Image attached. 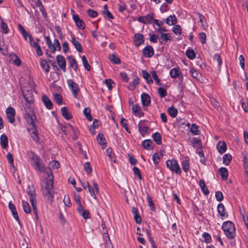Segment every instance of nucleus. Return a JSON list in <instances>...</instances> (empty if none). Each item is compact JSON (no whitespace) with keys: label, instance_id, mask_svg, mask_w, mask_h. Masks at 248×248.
Listing matches in <instances>:
<instances>
[{"label":"nucleus","instance_id":"3","mask_svg":"<svg viewBox=\"0 0 248 248\" xmlns=\"http://www.w3.org/2000/svg\"><path fill=\"white\" fill-rule=\"evenodd\" d=\"M41 191L45 199L49 204H51L55 194L54 187H41Z\"/></svg>","mask_w":248,"mask_h":248},{"label":"nucleus","instance_id":"63","mask_svg":"<svg viewBox=\"0 0 248 248\" xmlns=\"http://www.w3.org/2000/svg\"><path fill=\"white\" fill-rule=\"evenodd\" d=\"M31 104H29L26 102V103H25V105H24V108L25 111L26 112V113H28L30 111L31 112H33V108H32V107L31 106Z\"/></svg>","mask_w":248,"mask_h":248},{"label":"nucleus","instance_id":"2","mask_svg":"<svg viewBox=\"0 0 248 248\" xmlns=\"http://www.w3.org/2000/svg\"><path fill=\"white\" fill-rule=\"evenodd\" d=\"M222 229L226 237L229 239H232L235 237V229L234 224L230 221L224 222L223 223Z\"/></svg>","mask_w":248,"mask_h":248},{"label":"nucleus","instance_id":"7","mask_svg":"<svg viewBox=\"0 0 248 248\" xmlns=\"http://www.w3.org/2000/svg\"><path fill=\"white\" fill-rule=\"evenodd\" d=\"M6 113L7 115V118L9 122L13 124L15 122V110L12 107H9L6 109Z\"/></svg>","mask_w":248,"mask_h":248},{"label":"nucleus","instance_id":"8","mask_svg":"<svg viewBox=\"0 0 248 248\" xmlns=\"http://www.w3.org/2000/svg\"><path fill=\"white\" fill-rule=\"evenodd\" d=\"M27 192L29 196L31 203H36V193L34 187H28Z\"/></svg>","mask_w":248,"mask_h":248},{"label":"nucleus","instance_id":"61","mask_svg":"<svg viewBox=\"0 0 248 248\" xmlns=\"http://www.w3.org/2000/svg\"><path fill=\"white\" fill-rule=\"evenodd\" d=\"M84 168L85 170L88 173H90L92 171V169L89 162H87L84 164Z\"/></svg>","mask_w":248,"mask_h":248},{"label":"nucleus","instance_id":"44","mask_svg":"<svg viewBox=\"0 0 248 248\" xmlns=\"http://www.w3.org/2000/svg\"><path fill=\"white\" fill-rule=\"evenodd\" d=\"M83 113L86 116V118L89 121H91L93 120V117L91 114V110L89 108H86L83 110Z\"/></svg>","mask_w":248,"mask_h":248},{"label":"nucleus","instance_id":"42","mask_svg":"<svg viewBox=\"0 0 248 248\" xmlns=\"http://www.w3.org/2000/svg\"><path fill=\"white\" fill-rule=\"evenodd\" d=\"M149 128L144 125H141L140 124H139V130L142 136H144L145 133L148 131Z\"/></svg>","mask_w":248,"mask_h":248},{"label":"nucleus","instance_id":"49","mask_svg":"<svg viewBox=\"0 0 248 248\" xmlns=\"http://www.w3.org/2000/svg\"><path fill=\"white\" fill-rule=\"evenodd\" d=\"M191 132L195 135H200V131L198 130V126L195 124H192L190 128Z\"/></svg>","mask_w":248,"mask_h":248},{"label":"nucleus","instance_id":"20","mask_svg":"<svg viewBox=\"0 0 248 248\" xmlns=\"http://www.w3.org/2000/svg\"><path fill=\"white\" fill-rule=\"evenodd\" d=\"M159 39L161 44H165L168 40H171L172 37L170 33H162Z\"/></svg>","mask_w":248,"mask_h":248},{"label":"nucleus","instance_id":"37","mask_svg":"<svg viewBox=\"0 0 248 248\" xmlns=\"http://www.w3.org/2000/svg\"><path fill=\"white\" fill-rule=\"evenodd\" d=\"M232 160V156L229 154H225L223 156V162L226 165H228Z\"/></svg>","mask_w":248,"mask_h":248},{"label":"nucleus","instance_id":"43","mask_svg":"<svg viewBox=\"0 0 248 248\" xmlns=\"http://www.w3.org/2000/svg\"><path fill=\"white\" fill-rule=\"evenodd\" d=\"M190 72L193 78H196L197 80L200 79L201 77V74L200 72L193 68L190 70Z\"/></svg>","mask_w":248,"mask_h":248},{"label":"nucleus","instance_id":"11","mask_svg":"<svg viewBox=\"0 0 248 248\" xmlns=\"http://www.w3.org/2000/svg\"><path fill=\"white\" fill-rule=\"evenodd\" d=\"M73 19L76 23V26L80 30H83L85 28V24L82 20L79 18L78 15H74Z\"/></svg>","mask_w":248,"mask_h":248},{"label":"nucleus","instance_id":"46","mask_svg":"<svg viewBox=\"0 0 248 248\" xmlns=\"http://www.w3.org/2000/svg\"><path fill=\"white\" fill-rule=\"evenodd\" d=\"M54 100L58 105H60L62 103V97L60 94L55 93L54 94Z\"/></svg>","mask_w":248,"mask_h":248},{"label":"nucleus","instance_id":"15","mask_svg":"<svg viewBox=\"0 0 248 248\" xmlns=\"http://www.w3.org/2000/svg\"><path fill=\"white\" fill-rule=\"evenodd\" d=\"M217 212L220 215L221 219H223L224 217H227L228 214L225 212V207L222 203H219L217 205Z\"/></svg>","mask_w":248,"mask_h":248},{"label":"nucleus","instance_id":"52","mask_svg":"<svg viewBox=\"0 0 248 248\" xmlns=\"http://www.w3.org/2000/svg\"><path fill=\"white\" fill-rule=\"evenodd\" d=\"M127 121L125 119L122 118L121 119L120 121V124L122 125L123 127H124L125 130L128 133H130V131H129V128L127 126Z\"/></svg>","mask_w":248,"mask_h":248},{"label":"nucleus","instance_id":"1","mask_svg":"<svg viewBox=\"0 0 248 248\" xmlns=\"http://www.w3.org/2000/svg\"><path fill=\"white\" fill-rule=\"evenodd\" d=\"M29 155L31 156V159L34 163L35 169L40 172L43 173L45 177L44 182L46 186H53L54 177L50 167L45 168L41 162V158L33 152H30Z\"/></svg>","mask_w":248,"mask_h":248},{"label":"nucleus","instance_id":"22","mask_svg":"<svg viewBox=\"0 0 248 248\" xmlns=\"http://www.w3.org/2000/svg\"><path fill=\"white\" fill-rule=\"evenodd\" d=\"M71 42L77 51L79 52H81L82 51L83 49L81 44L77 40L75 36H72Z\"/></svg>","mask_w":248,"mask_h":248},{"label":"nucleus","instance_id":"50","mask_svg":"<svg viewBox=\"0 0 248 248\" xmlns=\"http://www.w3.org/2000/svg\"><path fill=\"white\" fill-rule=\"evenodd\" d=\"M202 237L204 238V242L206 243H210L212 241L211 235L207 232H204Z\"/></svg>","mask_w":248,"mask_h":248},{"label":"nucleus","instance_id":"34","mask_svg":"<svg viewBox=\"0 0 248 248\" xmlns=\"http://www.w3.org/2000/svg\"><path fill=\"white\" fill-rule=\"evenodd\" d=\"M142 73L143 78L146 80L147 82L149 84H152L153 83V80L148 72L143 70L142 71Z\"/></svg>","mask_w":248,"mask_h":248},{"label":"nucleus","instance_id":"14","mask_svg":"<svg viewBox=\"0 0 248 248\" xmlns=\"http://www.w3.org/2000/svg\"><path fill=\"white\" fill-rule=\"evenodd\" d=\"M9 208L11 210L13 217L19 223L20 220L15 205L11 202L9 203Z\"/></svg>","mask_w":248,"mask_h":248},{"label":"nucleus","instance_id":"32","mask_svg":"<svg viewBox=\"0 0 248 248\" xmlns=\"http://www.w3.org/2000/svg\"><path fill=\"white\" fill-rule=\"evenodd\" d=\"M218 172L223 180H226L227 178L228 172L226 168H221L219 169Z\"/></svg>","mask_w":248,"mask_h":248},{"label":"nucleus","instance_id":"30","mask_svg":"<svg viewBox=\"0 0 248 248\" xmlns=\"http://www.w3.org/2000/svg\"><path fill=\"white\" fill-rule=\"evenodd\" d=\"M61 49V46L58 39H55L51 50L52 53H54L57 50L60 51Z\"/></svg>","mask_w":248,"mask_h":248},{"label":"nucleus","instance_id":"62","mask_svg":"<svg viewBox=\"0 0 248 248\" xmlns=\"http://www.w3.org/2000/svg\"><path fill=\"white\" fill-rule=\"evenodd\" d=\"M173 31L176 34H181V27L180 25H177L173 27Z\"/></svg>","mask_w":248,"mask_h":248},{"label":"nucleus","instance_id":"29","mask_svg":"<svg viewBox=\"0 0 248 248\" xmlns=\"http://www.w3.org/2000/svg\"><path fill=\"white\" fill-rule=\"evenodd\" d=\"M166 22L169 25H173L177 22V20L175 15H170L166 18Z\"/></svg>","mask_w":248,"mask_h":248},{"label":"nucleus","instance_id":"47","mask_svg":"<svg viewBox=\"0 0 248 248\" xmlns=\"http://www.w3.org/2000/svg\"><path fill=\"white\" fill-rule=\"evenodd\" d=\"M81 59L85 69L87 71H90L91 70V67L87 61L86 57L83 55L82 56Z\"/></svg>","mask_w":248,"mask_h":248},{"label":"nucleus","instance_id":"5","mask_svg":"<svg viewBox=\"0 0 248 248\" xmlns=\"http://www.w3.org/2000/svg\"><path fill=\"white\" fill-rule=\"evenodd\" d=\"M67 81L69 87L72 90L73 96L75 98H77L78 93L79 91V88L78 84L74 82L72 79H67Z\"/></svg>","mask_w":248,"mask_h":248},{"label":"nucleus","instance_id":"9","mask_svg":"<svg viewBox=\"0 0 248 248\" xmlns=\"http://www.w3.org/2000/svg\"><path fill=\"white\" fill-rule=\"evenodd\" d=\"M57 63L63 72L66 71V61L64 57L61 55H58L56 57Z\"/></svg>","mask_w":248,"mask_h":248},{"label":"nucleus","instance_id":"40","mask_svg":"<svg viewBox=\"0 0 248 248\" xmlns=\"http://www.w3.org/2000/svg\"><path fill=\"white\" fill-rule=\"evenodd\" d=\"M170 74L172 78H176L180 75L179 69L176 68H173L170 70Z\"/></svg>","mask_w":248,"mask_h":248},{"label":"nucleus","instance_id":"25","mask_svg":"<svg viewBox=\"0 0 248 248\" xmlns=\"http://www.w3.org/2000/svg\"><path fill=\"white\" fill-rule=\"evenodd\" d=\"M182 167L183 170L186 172L189 169V160L187 156L185 157L184 160L182 162Z\"/></svg>","mask_w":248,"mask_h":248},{"label":"nucleus","instance_id":"48","mask_svg":"<svg viewBox=\"0 0 248 248\" xmlns=\"http://www.w3.org/2000/svg\"><path fill=\"white\" fill-rule=\"evenodd\" d=\"M162 156L161 154L155 153L153 155L152 159L155 165H157L160 160L161 156Z\"/></svg>","mask_w":248,"mask_h":248},{"label":"nucleus","instance_id":"54","mask_svg":"<svg viewBox=\"0 0 248 248\" xmlns=\"http://www.w3.org/2000/svg\"><path fill=\"white\" fill-rule=\"evenodd\" d=\"M0 28L2 30V32L5 34H7L9 32L8 29V26L6 23H5L3 21H1Z\"/></svg>","mask_w":248,"mask_h":248},{"label":"nucleus","instance_id":"21","mask_svg":"<svg viewBox=\"0 0 248 248\" xmlns=\"http://www.w3.org/2000/svg\"><path fill=\"white\" fill-rule=\"evenodd\" d=\"M61 112L62 116L66 120H70L72 117V114L65 107L61 108Z\"/></svg>","mask_w":248,"mask_h":248},{"label":"nucleus","instance_id":"60","mask_svg":"<svg viewBox=\"0 0 248 248\" xmlns=\"http://www.w3.org/2000/svg\"><path fill=\"white\" fill-rule=\"evenodd\" d=\"M192 143L193 144H197V147L199 148L202 147L201 140L197 138L194 137L193 138Z\"/></svg>","mask_w":248,"mask_h":248},{"label":"nucleus","instance_id":"45","mask_svg":"<svg viewBox=\"0 0 248 248\" xmlns=\"http://www.w3.org/2000/svg\"><path fill=\"white\" fill-rule=\"evenodd\" d=\"M109 60L113 62L114 64H120L121 63V60L114 54H112L109 56Z\"/></svg>","mask_w":248,"mask_h":248},{"label":"nucleus","instance_id":"55","mask_svg":"<svg viewBox=\"0 0 248 248\" xmlns=\"http://www.w3.org/2000/svg\"><path fill=\"white\" fill-rule=\"evenodd\" d=\"M158 93L160 97L163 98L164 97L167 95V91L166 89L159 87L158 89Z\"/></svg>","mask_w":248,"mask_h":248},{"label":"nucleus","instance_id":"33","mask_svg":"<svg viewBox=\"0 0 248 248\" xmlns=\"http://www.w3.org/2000/svg\"><path fill=\"white\" fill-rule=\"evenodd\" d=\"M154 140L158 144L160 145L162 143L161 137L160 134L156 132L152 135Z\"/></svg>","mask_w":248,"mask_h":248},{"label":"nucleus","instance_id":"38","mask_svg":"<svg viewBox=\"0 0 248 248\" xmlns=\"http://www.w3.org/2000/svg\"><path fill=\"white\" fill-rule=\"evenodd\" d=\"M40 65L42 68L45 69L46 73L49 72L50 66L45 60L42 59L41 60Z\"/></svg>","mask_w":248,"mask_h":248},{"label":"nucleus","instance_id":"12","mask_svg":"<svg viewBox=\"0 0 248 248\" xmlns=\"http://www.w3.org/2000/svg\"><path fill=\"white\" fill-rule=\"evenodd\" d=\"M142 53L144 57L150 58L154 55V51L152 46H147L143 49Z\"/></svg>","mask_w":248,"mask_h":248},{"label":"nucleus","instance_id":"4","mask_svg":"<svg viewBox=\"0 0 248 248\" xmlns=\"http://www.w3.org/2000/svg\"><path fill=\"white\" fill-rule=\"evenodd\" d=\"M167 167L172 171L175 172L177 174L181 173V170L177 162V161L175 159L168 160L166 162Z\"/></svg>","mask_w":248,"mask_h":248},{"label":"nucleus","instance_id":"51","mask_svg":"<svg viewBox=\"0 0 248 248\" xmlns=\"http://www.w3.org/2000/svg\"><path fill=\"white\" fill-rule=\"evenodd\" d=\"M151 75L152 77L154 78V80H155L156 84L158 85H161V83L160 82V79L158 78V76L156 74V72L155 71H153L151 72Z\"/></svg>","mask_w":248,"mask_h":248},{"label":"nucleus","instance_id":"64","mask_svg":"<svg viewBox=\"0 0 248 248\" xmlns=\"http://www.w3.org/2000/svg\"><path fill=\"white\" fill-rule=\"evenodd\" d=\"M87 13L88 15L92 17H95L98 15L97 12L92 9H89Z\"/></svg>","mask_w":248,"mask_h":248},{"label":"nucleus","instance_id":"24","mask_svg":"<svg viewBox=\"0 0 248 248\" xmlns=\"http://www.w3.org/2000/svg\"><path fill=\"white\" fill-rule=\"evenodd\" d=\"M0 144L2 148L6 149L8 145V138L5 134H2L0 137Z\"/></svg>","mask_w":248,"mask_h":248},{"label":"nucleus","instance_id":"31","mask_svg":"<svg viewBox=\"0 0 248 248\" xmlns=\"http://www.w3.org/2000/svg\"><path fill=\"white\" fill-rule=\"evenodd\" d=\"M142 146L147 150H152L153 149L152 146V141L151 140H146L142 142Z\"/></svg>","mask_w":248,"mask_h":248},{"label":"nucleus","instance_id":"41","mask_svg":"<svg viewBox=\"0 0 248 248\" xmlns=\"http://www.w3.org/2000/svg\"><path fill=\"white\" fill-rule=\"evenodd\" d=\"M186 55L190 60H193L196 57V53L192 49H188L186 51Z\"/></svg>","mask_w":248,"mask_h":248},{"label":"nucleus","instance_id":"19","mask_svg":"<svg viewBox=\"0 0 248 248\" xmlns=\"http://www.w3.org/2000/svg\"><path fill=\"white\" fill-rule=\"evenodd\" d=\"M97 140L98 142V144H100V145H102V148L104 149L106 146L107 142L106 140L102 133H99L98 134Z\"/></svg>","mask_w":248,"mask_h":248},{"label":"nucleus","instance_id":"6","mask_svg":"<svg viewBox=\"0 0 248 248\" xmlns=\"http://www.w3.org/2000/svg\"><path fill=\"white\" fill-rule=\"evenodd\" d=\"M24 118L26 122L31 126V127H35V124L34 123V120L36 119L34 112H31L30 111L26 113Z\"/></svg>","mask_w":248,"mask_h":248},{"label":"nucleus","instance_id":"56","mask_svg":"<svg viewBox=\"0 0 248 248\" xmlns=\"http://www.w3.org/2000/svg\"><path fill=\"white\" fill-rule=\"evenodd\" d=\"M6 157L10 164V166H12L13 168H14L15 166L14 165V159L12 154H11L10 153H8L7 154Z\"/></svg>","mask_w":248,"mask_h":248},{"label":"nucleus","instance_id":"59","mask_svg":"<svg viewBox=\"0 0 248 248\" xmlns=\"http://www.w3.org/2000/svg\"><path fill=\"white\" fill-rule=\"evenodd\" d=\"M132 110L135 114H140L141 112L140 107L138 105H134L132 107Z\"/></svg>","mask_w":248,"mask_h":248},{"label":"nucleus","instance_id":"39","mask_svg":"<svg viewBox=\"0 0 248 248\" xmlns=\"http://www.w3.org/2000/svg\"><path fill=\"white\" fill-rule=\"evenodd\" d=\"M167 111L169 115L172 118L175 117L178 113L177 109L173 107H170L168 109Z\"/></svg>","mask_w":248,"mask_h":248},{"label":"nucleus","instance_id":"58","mask_svg":"<svg viewBox=\"0 0 248 248\" xmlns=\"http://www.w3.org/2000/svg\"><path fill=\"white\" fill-rule=\"evenodd\" d=\"M49 165L53 169H57L60 167V164L58 161H51Z\"/></svg>","mask_w":248,"mask_h":248},{"label":"nucleus","instance_id":"16","mask_svg":"<svg viewBox=\"0 0 248 248\" xmlns=\"http://www.w3.org/2000/svg\"><path fill=\"white\" fill-rule=\"evenodd\" d=\"M23 95L27 103H28L29 104H32L33 103V95L31 92H28L27 93H25L23 91Z\"/></svg>","mask_w":248,"mask_h":248},{"label":"nucleus","instance_id":"35","mask_svg":"<svg viewBox=\"0 0 248 248\" xmlns=\"http://www.w3.org/2000/svg\"><path fill=\"white\" fill-rule=\"evenodd\" d=\"M22 203L24 211L26 214L30 213L31 212V208L29 203L23 200L22 202Z\"/></svg>","mask_w":248,"mask_h":248},{"label":"nucleus","instance_id":"26","mask_svg":"<svg viewBox=\"0 0 248 248\" xmlns=\"http://www.w3.org/2000/svg\"><path fill=\"white\" fill-rule=\"evenodd\" d=\"M67 59L69 62L70 66L73 68L75 71H77L78 69V63L75 59L72 56H69L67 57Z\"/></svg>","mask_w":248,"mask_h":248},{"label":"nucleus","instance_id":"23","mask_svg":"<svg viewBox=\"0 0 248 248\" xmlns=\"http://www.w3.org/2000/svg\"><path fill=\"white\" fill-rule=\"evenodd\" d=\"M42 101L44 103L46 107L49 109H51L52 108L53 104L51 100L49 99V98L46 95H43L42 97Z\"/></svg>","mask_w":248,"mask_h":248},{"label":"nucleus","instance_id":"13","mask_svg":"<svg viewBox=\"0 0 248 248\" xmlns=\"http://www.w3.org/2000/svg\"><path fill=\"white\" fill-rule=\"evenodd\" d=\"M134 41L136 46H140L144 43V36L142 34L137 33L134 35Z\"/></svg>","mask_w":248,"mask_h":248},{"label":"nucleus","instance_id":"53","mask_svg":"<svg viewBox=\"0 0 248 248\" xmlns=\"http://www.w3.org/2000/svg\"><path fill=\"white\" fill-rule=\"evenodd\" d=\"M147 201L148 202V205L150 206L151 209L152 211H155V207L154 205L153 201L152 200V198L150 195L147 196Z\"/></svg>","mask_w":248,"mask_h":248},{"label":"nucleus","instance_id":"17","mask_svg":"<svg viewBox=\"0 0 248 248\" xmlns=\"http://www.w3.org/2000/svg\"><path fill=\"white\" fill-rule=\"evenodd\" d=\"M141 99L143 106H148L151 102V99L149 95L146 93H142L141 95Z\"/></svg>","mask_w":248,"mask_h":248},{"label":"nucleus","instance_id":"27","mask_svg":"<svg viewBox=\"0 0 248 248\" xmlns=\"http://www.w3.org/2000/svg\"><path fill=\"white\" fill-rule=\"evenodd\" d=\"M31 130H32L31 133V137L32 138L33 140L37 142L39 141V138L38 137V134L37 129L35 127H31Z\"/></svg>","mask_w":248,"mask_h":248},{"label":"nucleus","instance_id":"10","mask_svg":"<svg viewBox=\"0 0 248 248\" xmlns=\"http://www.w3.org/2000/svg\"><path fill=\"white\" fill-rule=\"evenodd\" d=\"M153 14H149L145 16H140L138 18V21L143 24H150L153 19Z\"/></svg>","mask_w":248,"mask_h":248},{"label":"nucleus","instance_id":"36","mask_svg":"<svg viewBox=\"0 0 248 248\" xmlns=\"http://www.w3.org/2000/svg\"><path fill=\"white\" fill-rule=\"evenodd\" d=\"M140 79L138 78H135L133 80L129 83V89L131 90H134L136 86L139 83Z\"/></svg>","mask_w":248,"mask_h":248},{"label":"nucleus","instance_id":"18","mask_svg":"<svg viewBox=\"0 0 248 248\" xmlns=\"http://www.w3.org/2000/svg\"><path fill=\"white\" fill-rule=\"evenodd\" d=\"M217 148L218 152L222 154L225 153L227 150V146L225 142L220 141L217 144Z\"/></svg>","mask_w":248,"mask_h":248},{"label":"nucleus","instance_id":"57","mask_svg":"<svg viewBox=\"0 0 248 248\" xmlns=\"http://www.w3.org/2000/svg\"><path fill=\"white\" fill-rule=\"evenodd\" d=\"M215 197L216 200L218 202H221L223 200V194L220 191H217L215 193Z\"/></svg>","mask_w":248,"mask_h":248},{"label":"nucleus","instance_id":"28","mask_svg":"<svg viewBox=\"0 0 248 248\" xmlns=\"http://www.w3.org/2000/svg\"><path fill=\"white\" fill-rule=\"evenodd\" d=\"M85 189L87 188H88L90 193L92 196L96 199V195L99 193V189L98 187H83Z\"/></svg>","mask_w":248,"mask_h":248}]
</instances>
